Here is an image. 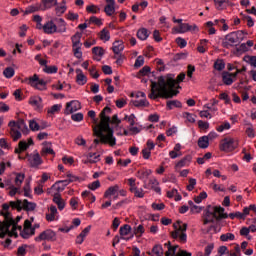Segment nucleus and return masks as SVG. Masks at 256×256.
Segmentation results:
<instances>
[{"label": "nucleus", "mask_w": 256, "mask_h": 256, "mask_svg": "<svg viewBox=\"0 0 256 256\" xmlns=\"http://www.w3.org/2000/svg\"><path fill=\"white\" fill-rule=\"evenodd\" d=\"M112 110L109 106H106L99 114L100 124L93 126V135L98 137L94 139L95 145H99V143H103L104 145H110V147H115L117 145V138L113 135V128L109 126L111 123V115Z\"/></svg>", "instance_id": "obj_1"}, {"label": "nucleus", "mask_w": 256, "mask_h": 256, "mask_svg": "<svg viewBox=\"0 0 256 256\" xmlns=\"http://www.w3.org/2000/svg\"><path fill=\"white\" fill-rule=\"evenodd\" d=\"M175 79L168 77H158V82H151V93L148 95L149 99H173V97L179 95V90H175Z\"/></svg>", "instance_id": "obj_2"}, {"label": "nucleus", "mask_w": 256, "mask_h": 256, "mask_svg": "<svg viewBox=\"0 0 256 256\" xmlns=\"http://www.w3.org/2000/svg\"><path fill=\"white\" fill-rule=\"evenodd\" d=\"M204 225H208V223H214L215 220L220 221V219H227L229 214L225 213V208L221 206H207L206 210L203 214Z\"/></svg>", "instance_id": "obj_3"}, {"label": "nucleus", "mask_w": 256, "mask_h": 256, "mask_svg": "<svg viewBox=\"0 0 256 256\" xmlns=\"http://www.w3.org/2000/svg\"><path fill=\"white\" fill-rule=\"evenodd\" d=\"M4 221H0V237L3 239L5 235H9V237L17 238V224L15 220L11 218L9 213L4 214Z\"/></svg>", "instance_id": "obj_4"}, {"label": "nucleus", "mask_w": 256, "mask_h": 256, "mask_svg": "<svg viewBox=\"0 0 256 256\" xmlns=\"http://www.w3.org/2000/svg\"><path fill=\"white\" fill-rule=\"evenodd\" d=\"M8 127H10V135L13 141H19L21 139V133L24 135L29 133V128L24 120H18L17 122L12 120L9 122Z\"/></svg>", "instance_id": "obj_5"}, {"label": "nucleus", "mask_w": 256, "mask_h": 256, "mask_svg": "<svg viewBox=\"0 0 256 256\" xmlns=\"http://www.w3.org/2000/svg\"><path fill=\"white\" fill-rule=\"evenodd\" d=\"M65 191V181L56 182L49 190L48 193H55L53 197V202L58 206L60 211L65 209V203L63 202V198H61V192Z\"/></svg>", "instance_id": "obj_6"}, {"label": "nucleus", "mask_w": 256, "mask_h": 256, "mask_svg": "<svg viewBox=\"0 0 256 256\" xmlns=\"http://www.w3.org/2000/svg\"><path fill=\"white\" fill-rule=\"evenodd\" d=\"M25 181L24 173H16L14 178V185L9 181L6 182V191L10 197H15L17 193H21V185Z\"/></svg>", "instance_id": "obj_7"}, {"label": "nucleus", "mask_w": 256, "mask_h": 256, "mask_svg": "<svg viewBox=\"0 0 256 256\" xmlns=\"http://www.w3.org/2000/svg\"><path fill=\"white\" fill-rule=\"evenodd\" d=\"M82 33H76L74 36H72V47H73V53H74V57H76V59H81V57H83V52H81V47H82V43H81V37H82Z\"/></svg>", "instance_id": "obj_8"}, {"label": "nucleus", "mask_w": 256, "mask_h": 256, "mask_svg": "<svg viewBox=\"0 0 256 256\" xmlns=\"http://www.w3.org/2000/svg\"><path fill=\"white\" fill-rule=\"evenodd\" d=\"M237 147H239V142L233 138H224L220 142V150L226 151L227 153L235 151Z\"/></svg>", "instance_id": "obj_9"}, {"label": "nucleus", "mask_w": 256, "mask_h": 256, "mask_svg": "<svg viewBox=\"0 0 256 256\" xmlns=\"http://www.w3.org/2000/svg\"><path fill=\"white\" fill-rule=\"evenodd\" d=\"M18 231L23 237V239H29L31 235H35V230L31 228V221L25 220L24 222V228L16 224V233L18 234Z\"/></svg>", "instance_id": "obj_10"}, {"label": "nucleus", "mask_w": 256, "mask_h": 256, "mask_svg": "<svg viewBox=\"0 0 256 256\" xmlns=\"http://www.w3.org/2000/svg\"><path fill=\"white\" fill-rule=\"evenodd\" d=\"M28 85L38 89V91H45L47 89V83L44 80H40L37 74H34L32 77L28 78Z\"/></svg>", "instance_id": "obj_11"}, {"label": "nucleus", "mask_w": 256, "mask_h": 256, "mask_svg": "<svg viewBox=\"0 0 256 256\" xmlns=\"http://www.w3.org/2000/svg\"><path fill=\"white\" fill-rule=\"evenodd\" d=\"M237 43H239V40H237V34H235V32H231L225 36V39L222 42V47H224L225 49H229Z\"/></svg>", "instance_id": "obj_12"}, {"label": "nucleus", "mask_w": 256, "mask_h": 256, "mask_svg": "<svg viewBox=\"0 0 256 256\" xmlns=\"http://www.w3.org/2000/svg\"><path fill=\"white\" fill-rule=\"evenodd\" d=\"M79 109H81V102L77 100H72L66 103L65 113L66 115H71L76 111H79Z\"/></svg>", "instance_id": "obj_13"}, {"label": "nucleus", "mask_w": 256, "mask_h": 256, "mask_svg": "<svg viewBox=\"0 0 256 256\" xmlns=\"http://www.w3.org/2000/svg\"><path fill=\"white\" fill-rule=\"evenodd\" d=\"M28 103L33 107L34 111H41L43 109V99L41 96H31Z\"/></svg>", "instance_id": "obj_14"}, {"label": "nucleus", "mask_w": 256, "mask_h": 256, "mask_svg": "<svg viewBox=\"0 0 256 256\" xmlns=\"http://www.w3.org/2000/svg\"><path fill=\"white\" fill-rule=\"evenodd\" d=\"M55 240V232L53 230H45L39 234L38 237L35 238V241H54Z\"/></svg>", "instance_id": "obj_15"}, {"label": "nucleus", "mask_w": 256, "mask_h": 256, "mask_svg": "<svg viewBox=\"0 0 256 256\" xmlns=\"http://www.w3.org/2000/svg\"><path fill=\"white\" fill-rule=\"evenodd\" d=\"M101 160V155L97 153L90 152L86 155V159L83 160L84 165H93L95 163H99Z\"/></svg>", "instance_id": "obj_16"}, {"label": "nucleus", "mask_w": 256, "mask_h": 256, "mask_svg": "<svg viewBox=\"0 0 256 256\" xmlns=\"http://www.w3.org/2000/svg\"><path fill=\"white\" fill-rule=\"evenodd\" d=\"M28 162L30 167H39V165L43 163V160L41 159L39 153H34L28 156Z\"/></svg>", "instance_id": "obj_17"}, {"label": "nucleus", "mask_w": 256, "mask_h": 256, "mask_svg": "<svg viewBox=\"0 0 256 256\" xmlns=\"http://www.w3.org/2000/svg\"><path fill=\"white\" fill-rule=\"evenodd\" d=\"M42 30L46 35H53L57 32V25L53 21H48L44 24Z\"/></svg>", "instance_id": "obj_18"}, {"label": "nucleus", "mask_w": 256, "mask_h": 256, "mask_svg": "<svg viewBox=\"0 0 256 256\" xmlns=\"http://www.w3.org/2000/svg\"><path fill=\"white\" fill-rule=\"evenodd\" d=\"M106 5L104 7V13L108 17H112L113 14L115 13V0H105Z\"/></svg>", "instance_id": "obj_19"}, {"label": "nucleus", "mask_w": 256, "mask_h": 256, "mask_svg": "<svg viewBox=\"0 0 256 256\" xmlns=\"http://www.w3.org/2000/svg\"><path fill=\"white\" fill-rule=\"evenodd\" d=\"M33 145V139H28V141H20L18 144V148L15 149V153H21L23 151H27L29 147Z\"/></svg>", "instance_id": "obj_20"}, {"label": "nucleus", "mask_w": 256, "mask_h": 256, "mask_svg": "<svg viewBox=\"0 0 256 256\" xmlns=\"http://www.w3.org/2000/svg\"><path fill=\"white\" fill-rule=\"evenodd\" d=\"M58 212H57V207L51 205L48 208V212L46 213V220L48 221H56L57 217H58Z\"/></svg>", "instance_id": "obj_21"}, {"label": "nucleus", "mask_w": 256, "mask_h": 256, "mask_svg": "<svg viewBox=\"0 0 256 256\" xmlns=\"http://www.w3.org/2000/svg\"><path fill=\"white\" fill-rule=\"evenodd\" d=\"M76 83L77 85H85L87 83V76L83 74V70L76 69Z\"/></svg>", "instance_id": "obj_22"}, {"label": "nucleus", "mask_w": 256, "mask_h": 256, "mask_svg": "<svg viewBox=\"0 0 256 256\" xmlns=\"http://www.w3.org/2000/svg\"><path fill=\"white\" fill-rule=\"evenodd\" d=\"M41 155H55L53 145L50 142H45L42 147Z\"/></svg>", "instance_id": "obj_23"}, {"label": "nucleus", "mask_w": 256, "mask_h": 256, "mask_svg": "<svg viewBox=\"0 0 256 256\" xmlns=\"http://www.w3.org/2000/svg\"><path fill=\"white\" fill-rule=\"evenodd\" d=\"M117 193H119V185H114V186L109 187L105 191L104 197H105V199H109L111 196L117 195Z\"/></svg>", "instance_id": "obj_24"}, {"label": "nucleus", "mask_w": 256, "mask_h": 256, "mask_svg": "<svg viewBox=\"0 0 256 256\" xmlns=\"http://www.w3.org/2000/svg\"><path fill=\"white\" fill-rule=\"evenodd\" d=\"M37 11H43L42 6L39 3L28 6L24 11V15H30V13H37Z\"/></svg>", "instance_id": "obj_25"}, {"label": "nucleus", "mask_w": 256, "mask_h": 256, "mask_svg": "<svg viewBox=\"0 0 256 256\" xmlns=\"http://www.w3.org/2000/svg\"><path fill=\"white\" fill-rule=\"evenodd\" d=\"M42 11H47L57 5V0H41Z\"/></svg>", "instance_id": "obj_26"}, {"label": "nucleus", "mask_w": 256, "mask_h": 256, "mask_svg": "<svg viewBox=\"0 0 256 256\" xmlns=\"http://www.w3.org/2000/svg\"><path fill=\"white\" fill-rule=\"evenodd\" d=\"M29 127H30L31 131H39L41 129H45V128L49 127V125H47V123H44L43 126H40L39 123H37V121L30 120Z\"/></svg>", "instance_id": "obj_27"}, {"label": "nucleus", "mask_w": 256, "mask_h": 256, "mask_svg": "<svg viewBox=\"0 0 256 256\" xmlns=\"http://www.w3.org/2000/svg\"><path fill=\"white\" fill-rule=\"evenodd\" d=\"M222 81L224 85H233V83L235 82V80L231 78V72L228 71L222 72Z\"/></svg>", "instance_id": "obj_28"}, {"label": "nucleus", "mask_w": 256, "mask_h": 256, "mask_svg": "<svg viewBox=\"0 0 256 256\" xmlns=\"http://www.w3.org/2000/svg\"><path fill=\"white\" fill-rule=\"evenodd\" d=\"M123 49H125V46L123 45L122 41H115L113 43L112 51L115 55H119Z\"/></svg>", "instance_id": "obj_29"}, {"label": "nucleus", "mask_w": 256, "mask_h": 256, "mask_svg": "<svg viewBox=\"0 0 256 256\" xmlns=\"http://www.w3.org/2000/svg\"><path fill=\"white\" fill-rule=\"evenodd\" d=\"M133 231V228L129 224H125L124 226H121L119 229V233L121 235V239H125V236L129 235Z\"/></svg>", "instance_id": "obj_30"}, {"label": "nucleus", "mask_w": 256, "mask_h": 256, "mask_svg": "<svg viewBox=\"0 0 256 256\" xmlns=\"http://www.w3.org/2000/svg\"><path fill=\"white\" fill-rule=\"evenodd\" d=\"M37 208V204L34 202H29L28 200H23L22 202V209L25 211H35Z\"/></svg>", "instance_id": "obj_31"}, {"label": "nucleus", "mask_w": 256, "mask_h": 256, "mask_svg": "<svg viewBox=\"0 0 256 256\" xmlns=\"http://www.w3.org/2000/svg\"><path fill=\"white\" fill-rule=\"evenodd\" d=\"M179 228L171 233L173 239L179 238V232L185 233L187 231V224H181V222H178Z\"/></svg>", "instance_id": "obj_32"}, {"label": "nucleus", "mask_w": 256, "mask_h": 256, "mask_svg": "<svg viewBox=\"0 0 256 256\" xmlns=\"http://www.w3.org/2000/svg\"><path fill=\"white\" fill-rule=\"evenodd\" d=\"M166 107L169 111H171L173 107H176L177 109H181V107H183V104H181V101L179 100H169L166 103Z\"/></svg>", "instance_id": "obj_33"}, {"label": "nucleus", "mask_w": 256, "mask_h": 256, "mask_svg": "<svg viewBox=\"0 0 256 256\" xmlns=\"http://www.w3.org/2000/svg\"><path fill=\"white\" fill-rule=\"evenodd\" d=\"M143 233H145V227L140 224L138 226H135L133 228V233H132V236L131 238H133V236L135 235L136 237H142L143 236Z\"/></svg>", "instance_id": "obj_34"}, {"label": "nucleus", "mask_w": 256, "mask_h": 256, "mask_svg": "<svg viewBox=\"0 0 256 256\" xmlns=\"http://www.w3.org/2000/svg\"><path fill=\"white\" fill-rule=\"evenodd\" d=\"M137 37L140 41H146L149 38V30L147 28H141L137 32Z\"/></svg>", "instance_id": "obj_35"}, {"label": "nucleus", "mask_w": 256, "mask_h": 256, "mask_svg": "<svg viewBox=\"0 0 256 256\" xmlns=\"http://www.w3.org/2000/svg\"><path fill=\"white\" fill-rule=\"evenodd\" d=\"M152 171L149 169H143V170H138L136 173V176L138 177V179H148L149 175H151Z\"/></svg>", "instance_id": "obj_36"}, {"label": "nucleus", "mask_w": 256, "mask_h": 256, "mask_svg": "<svg viewBox=\"0 0 256 256\" xmlns=\"http://www.w3.org/2000/svg\"><path fill=\"white\" fill-rule=\"evenodd\" d=\"M198 147H200V149H207V147H209V137L201 136L198 139Z\"/></svg>", "instance_id": "obj_37"}, {"label": "nucleus", "mask_w": 256, "mask_h": 256, "mask_svg": "<svg viewBox=\"0 0 256 256\" xmlns=\"http://www.w3.org/2000/svg\"><path fill=\"white\" fill-rule=\"evenodd\" d=\"M62 107L63 106L61 104H55L52 107L48 108L47 114L49 115V117H53V115L61 111Z\"/></svg>", "instance_id": "obj_38"}, {"label": "nucleus", "mask_w": 256, "mask_h": 256, "mask_svg": "<svg viewBox=\"0 0 256 256\" xmlns=\"http://www.w3.org/2000/svg\"><path fill=\"white\" fill-rule=\"evenodd\" d=\"M89 231H91V226H87L86 228H84V230L79 234V238L82 240H76V243L78 245H82L83 241H85V237H87V235H89Z\"/></svg>", "instance_id": "obj_39"}, {"label": "nucleus", "mask_w": 256, "mask_h": 256, "mask_svg": "<svg viewBox=\"0 0 256 256\" xmlns=\"http://www.w3.org/2000/svg\"><path fill=\"white\" fill-rule=\"evenodd\" d=\"M132 105H134V107H149V101H147V98L133 100Z\"/></svg>", "instance_id": "obj_40"}, {"label": "nucleus", "mask_w": 256, "mask_h": 256, "mask_svg": "<svg viewBox=\"0 0 256 256\" xmlns=\"http://www.w3.org/2000/svg\"><path fill=\"white\" fill-rule=\"evenodd\" d=\"M81 225V219L79 218H74L72 220V224L70 226L65 227V233H69L72 229H75V227H79Z\"/></svg>", "instance_id": "obj_41"}, {"label": "nucleus", "mask_w": 256, "mask_h": 256, "mask_svg": "<svg viewBox=\"0 0 256 256\" xmlns=\"http://www.w3.org/2000/svg\"><path fill=\"white\" fill-rule=\"evenodd\" d=\"M55 13L57 17H61L65 13V1H62L60 4H56Z\"/></svg>", "instance_id": "obj_42"}, {"label": "nucleus", "mask_w": 256, "mask_h": 256, "mask_svg": "<svg viewBox=\"0 0 256 256\" xmlns=\"http://www.w3.org/2000/svg\"><path fill=\"white\" fill-rule=\"evenodd\" d=\"M192 159L193 157H191V155H187L183 159L178 161V163L176 164V167H179V168L185 167L188 163H191Z\"/></svg>", "instance_id": "obj_43"}, {"label": "nucleus", "mask_w": 256, "mask_h": 256, "mask_svg": "<svg viewBox=\"0 0 256 256\" xmlns=\"http://www.w3.org/2000/svg\"><path fill=\"white\" fill-rule=\"evenodd\" d=\"M87 13H92L93 15H97V13L101 12V8L95 4H90L86 7Z\"/></svg>", "instance_id": "obj_44"}, {"label": "nucleus", "mask_w": 256, "mask_h": 256, "mask_svg": "<svg viewBox=\"0 0 256 256\" xmlns=\"http://www.w3.org/2000/svg\"><path fill=\"white\" fill-rule=\"evenodd\" d=\"M99 37L101 41H109V39H111V34L109 33V30H107V28H103L99 33Z\"/></svg>", "instance_id": "obj_45"}, {"label": "nucleus", "mask_w": 256, "mask_h": 256, "mask_svg": "<svg viewBox=\"0 0 256 256\" xmlns=\"http://www.w3.org/2000/svg\"><path fill=\"white\" fill-rule=\"evenodd\" d=\"M33 21H34V23H36V29L41 31V29H43V27H44V25L42 24L43 17H41L40 15H34Z\"/></svg>", "instance_id": "obj_46"}, {"label": "nucleus", "mask_w": 256, "mask_h": 256, "mask_svg": "<svg viewBox=\"0 0 256 256\" xmlns=\"http://www.w3.org/2000/svg\"><path fill=\"white\" fill-rule=\"evenodd\" d=\"M214 25H217L218 27H221L222 31H228L229 25L225 23V19H218L214 21Z\"/></svg>", "instance_id": "obj_47"}, {"label": "nucleus", "mask_w": 256, "mask_h": 256, "mask_svg": "<svg viewBox=\"0 0 256 256\" xmlns=\"http://www.w3.org/2000/svg\"><path fill=\"white\" fill-rule=\"evenodd\" d=\"M191 213H200L203 211V207L195 205L192 200L188 201Z\"/></svg>", "instance_id": "obj_48"}, {"label": "nucleus", "mask_w": 256, "mask_h": 256, "mask_svg": "<svg viewBox=\"0 0 256 256\" xmlns=\"http://www.w3.org/2000/svg\"><path fill=\"white\" fill-rule=\"evenodd\" d=\"M84 115H83V113H81V112H78V113H72L71 114V119H72V121H74L75 123H81V121H83V119H84Z\"/></svg>", "instance_id": "obj_49"}, {"label": "nucleus", "mask_w": 256, "mask_h": 256, "mask_svg": "<svg viewBox=\"0 0 256 256\" xmlns=\"http://www.w3.org/2000/svg\"><path fill=\"white\" fill-rule=\"evenodd\" d=\"M3 75L6 79H11L15 75V69H13V67H7L3 71Z\"/></svg>", "instance_id": "obj_50"}, {"label": "nucleus", "mask_w": 256, "mask_h": 256, "mask_svg": "<svg viewBox=\"0 0 256 256\" xmlns=\"http://www.w3.org/2000/svg\"><path fill=\"white\" fill-rule=\"evenodd\" d=\"M88 117H90V119L93 120L94 127H96V125L101 124V123H99V119H97V113H95L94 110L88 111Z\"/></svg>", "instance_id": "obj_51"}, {"label": "nucleus", "mask_w": 256, "mask_h": 256, "mask_svg": "<svg viewBox=\"0 0 256 256\" xmlns=\"http://www.w3.org/2000/svg\"><path fill=\"white\" fill-rule=\"evenodd\" d=\"M10 207H12V209H17L18 211H21V209H23V202L21 200L10 201Z\"/></svg>", "instance_id": "obj_52"}, {"label": "nucleus", "mask_w": 256, "mask_h": 256, "mask_svg": "<svg viewBox=\"0 0 256 256\" xmlns=\"http://www.w3.org/2000/svg\"><path fill=\"white\" fill-rule=\"evenodd\" d=\"M77 179H79L77 176H75L72 173L68 172L66 174V178H65V185H69V183H74V181H77Z\"/></svg>", "instance_id": "obj_53"}, {"label": "nucleus", "mask_w": 256, "mask_h": 256, "mask_svg": "<svg viewBox=\"0 0 256 256\" xmlns=\"http://www.w3.org/2000/svg\"><path fill=\"white\" fill-rule=\"evenodd\" d=\"M214 69H216V71H223V69H225V62L221 59L216 60L214 63Z\"/></svg>", "instance_id": "obj_54"}, {"label": "nucleus", "mask_w": 256, "mask_h": 256, "mask_svg": "<svg viewBox=\"0 0 256 256\" xmlns=\"http://www.w3.org/2000/svg\"><path fill=\"white\" fill-rule=\"evenodd\" d=\"M92 53L98 57H103V55H105V50L102 47L96 46L92 48Z\"/></svg>", "instance_id": "obj_55"}, {"label": "nucleus", "mask_w": 256, "mask_h": 256, "mask_svg": "<svg viewBox=\"0 0 256 256\" xmlns=\"http://www.w3.org/2000/svg\"><path fill=\"white\" fill-rule=\"evenodd\" d=\"M231 129V124L229 122H224L222 125L217 126L216 131H218V133H223V131H227Z\"/></svg>", "instance_id": "obj_56"}, {"label": "nucleus", "mask_w": 256, "mask_h": 256, "mask_svg": "<svg viewBox=\"0 0 256 256\" xmlns=\"http://www.w3.org/2000/svg\"><path fill=\"white\" fill-rule=\"evenodd\" d=\"M220 240H222V241H235V234H233V233L222 234L220 236Z\"/></svg>", "instance_id": "obj_57"}, {"label": "nucleus", "mask_w": 256, "mask_h": 256, "mask_svg": "<svg viewBox=\"0 0 256 256\" xmlns=\"http://www.w3.org/2000/svg\"><path fill=\"white\" fill-rule=\"evenodd\" d=\"M44 73H47L48 75H53V73H57V66H48L46 65L43 68Z\"/></svg>", "instance_id": "obj_58"}, {"label": "nucleus", "mask_w": 256, "mask_h": 256, "mask_svg": "<svg viewBox=\"0 0 256 256\" xmlns=\"http://www.w3.org/2000/svg\"><path fill=\"white\" fill-rule=\"evenodd\" d=\"M66 19H68V21H79V14L69 11L66 15Z\"/></svg>", "instance_id": "obj_59"}, {"label": "nucleus", "mask_w": 256, "mask_h": 256, "mask_svg": "<svg viewBox=\"0 0 256 256\" xmlns=\"http://www.w3.org/2000/svg\"><path fill=\"white\" fill-rule=\"evenodd\" d=\"M128 185L130 187V191L132 193H134L135 191H137L139 188L137 187V184L135 183V179L134 178H130L128 179Z\"/></svg>", "instance_id": "obj_60"}, {"label": "nucleus", "mask_w": 256, "mask_h": 256, "mask_svg": "<svg viewBox=\"0 0 256 256\" xmlns=\"http://www.w3.org/2000/svg\"><path fill=\"white\" fill-rule=\"evenodd\" d=\"M230 256H241V246L235 244L232 251H230Z\"/></svg>", "instance_id": "obj_61"}, {"label": "nucleus", "mask_w": 256, "mask_h": 256, "mask_svg": "<svg viewBox=\"0 0 256 256\" xmlns=\"http://www.w3.org/2000/svg\"><path fill=\"white\" fill-rule=\"evenodd\" d=\"M152 252L154 253V255L156 256H161L163 255V246L161 245H155L152 249Z\"/></svg>", "instance_id": "obj_62"}, {"label": "nucleus", "mask_w": 256, "mask_h": 256, "mask_svg": "<svg viewBox=\"0 0 256 256\" xmlns=\"http://www.w3.org/2000/svg\"><path fill=\"white\" fill-rule=\"evenodd\" d=\"M203 199H207V192H201L198 196L194 198V202L199 204L203 201Z\"/></svg>", "instance_id": "obj_63"}, {"label": "nucleus", "mask_w": 256, "mask_h": 256, "mask_svg": "<svg viewBox=\"0 0 256 256\" xmlns=\"http://www.w3.org/2000/svg\"><path fill=\"white\" fill-rule=\"evenodd\" d=\"M176 43L180 49H185V47H187V40L181 37L176 38Z\"/></svg>", "instance_id": "obj_64"}]
</instances>
